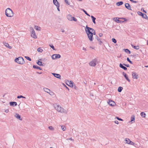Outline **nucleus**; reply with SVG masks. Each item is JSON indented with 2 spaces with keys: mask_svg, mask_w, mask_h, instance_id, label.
I'll list each match as a JSON object with an SVG mask.
<instances>
[{
  "mask_svg": "<svg viewBox=\"0 0 148 148\" xmlns=\"http://www.w3.org/2000/svg\"><path fill=\"white\" fill-rule=\"evenodd\" d=\"M69 140H72V141H74V140H73V139L72 138H69Z\"/></svg>",
  "mask_w": 148,
  "mask_h": 148,
  "instance_id": "nucleus-60",
  "label": "nucleus"
},
{
  "mask_svg": "<svg viewBox=\"0 0 148 148\" xmlns=\"http://www.w3.org/2000/svg\"><path fill=\"white\" fill-rule=\"evenodd\" d=\"M123 64L125 66L127 67H129L130 66V65L129 64H125V63H123Z\"/></svg>",
  "mask_w": 148,
  "mask_h": 148,
  "instance_id": "nucleus-47",
  "label": "nucleus"
},
{
  "mask_svg": "<svg viewBox=\"0 0 148 148\" xmlns=\"http://www.w3.org/2000/svg\"><path fill=\"white\" fill-rule=\"evenodd\" d=\"M124 66V65L121 63H120L119 64V66L120 68H122L125 70H127V68L126 67Z\"/></svg>",
  "mask_w": 148,
  "mask_h": 148,
  "instance_id": "nucleus-18",
  "label": "nucleus"
},
{
  "mask_svg": "<svg viewBox=\"0 0 148 148\" xmlns=\"http://www.w3.org/2000/svg\"><path fill=\"white\" fill-rule=\"evenodd\" d=\"M145 67L146 68H148V65H146L145 66Z\"/></svg>",
  "mask_w": 148,
  "mask_h": 148,
  "instance_id": "nucleus-64",
  "label": "nucleus"
},
{
  "mask_svg": "<svg viewBox=\"0 0 148 148\" xmlns=\"http://www.w3.org/2000/svg\"><path fill=\"white\" fill-rule=\"evenodd\" d=\"M49 128L51 130L53 129V128L52 126H50L49 127Z\"/></svg>",
  "mask_w": 148,
  "mask_h": 148,
  "instance_id": "nucleus-52",
  "label": "nucleus"
},
{
  "mask_svg": "<svg viewBox=\"0 0 148 148\" xmlns=\"http://www.w3.org/2000/svg\"><path fill=\"white\" fill-rule=\"evenodd\" d=\"M95 38L97 40H98L99 38V37L97 36H96L95 37Z\"/></svg>",
  "mask_w": 148,
  "mask_h": 148,
  "instance_id": "nucleus-54",
  "label": "nucleus"
},
{
  "mask_svg": "<svg viewBox=\"0 0 148 148\" xmlns=\"http://www.w3.org/2000/svg\"><path fill=\"white\" fill-rule=\"evenodd\" d=\"M25 57L27 60H28L29 61H31L32 60L31 58L28 56H25Z\"/></svg>",
  "mask_w": 148,
  "mask_h": 148,
  "instance_id": "nucleus-43",
  "label": "nucleus"
},
{
  "mask_svg": "<svg viewBox=\"0 0 148 148\" xmlns=\"http://www.w3.org/2000/svg\"><path fill=\"white\" fill-rule=\"evenodd\" d=\"M43 90H44L46 92H47L48 93H49V92L50 91V90L49 89L47 88H43Z\"/></svg>",
  "mask_w": 148,
  "mask_h": 148,
  "instance_id": "nucleus-28",
  "label": "nucleus"
},
{
  "mask_svg": "<svg viewBox=\"0 0 148 148\" xmlns=\"http://www.w3.org/2000/svg\"><path fill=\"white\" fill-rule=\"evenodd\" d=\"M83 50L86 51V48H85L84 47H83Z\"/></svg>",
  "mask_w": 148,
  "mask_h": 148,
  "instance_id": "nucleus-62",
  "label": "nucleus"
},
{
  "mask_svg": "<svg viewBox=\"0 0 148 148\" xmlns=\"http://www.w3.org/2000/svg\"><path fill=\"white\" fill-rule=\"evenodd\" d=\"M5 15L8 17H12L14 15L12 10L9 8H7L5 11Z\"/></svg>",
  "mask_w": 148,
  "mask_h": 148,
  "instance_id": "nucleus-2",
  "label": "nucleus"
},
{
  "mask_svg": "<svg viewBox=\"0 0 148 148\" xmlns=\"http://www.w3.org/2000/svg\"><path fill=\"white\" fill-rule=\"evenodd\" d=\"M55 54H53V55L52 56L51 58H52L53 60H55Z\"/></svg>",
  "mask_w": 148,
  "mask_h": 148,
  "instance_id": "nucleus-45",
  "label": "nucleus"
},
{
  "mask_svg": "<svg viewBox=\"0 0 148 148\" xmlns=\"http://www.w3.org/2000/svg\"><path fill=\"white\" fill-rule=\"evenodd\" d=\"M119 18L118 19H117V18H114L113 19L117 23H122L123 21H122L119 20Z\"/></svg>",
  "mask_w": 148,
  "mask_h": 148,
  "instance_id": "nucleus-16",
  "label": "nucleus"
},
{
  "mask_svg": "<svg viewBox=\"0 0 148 148\" xmlns=\"http://www.w3.org/2000/svg\"><path fill=\"white\" fill-rule=\"evenodd\" d=\"M123 3V1H121L118 2L116 3V5L118 6H120Z\"/></svg>",
  "mask_w": 148,
  "mask_h": 148,
  "instance_id": "nucleus-25",
  "label": "nucleus"
},
{
  "mask_svg": "<svg viewBox=\"0 0 148 148\" xmlns=\"http://www.w3.org/2000/svg\"><path fill=\"white\" fill-rule=\"evenodd\" d=\"M55 59L57 58H59L61 57V56L59 54H55Z\"/></svg>",
  "mask_w": 148,
  "mask_h": 148,
  "instance_id": "nucleus-31",
  "label": "nucleus"
},
{
  "mask_svg": "<svg viewBox=\"0 0 148 148\" xmlns=\"http://www.w3.org/2000/svg\"><path fill=\"white\" fill-rule=\"evenodd\" d=\"M125 140V141L126 143H127L133 145H134L135 144L130 139H129L126 138Z\"/></svg>",
  "mask_w": 148,
  "mask_h": 148,
  "instance_id": "nucleus-8",
  "label": "nucleus"
},
{
  "mask_svg": "<svg viewBox=\"0 0 148 148\" xmlns=\"http://www.w3.org/2000/svg\"><path fill=\"white\" fill-rule=\"evenodd\" d=\"M67 18L69 20L71 21H77V19L76 18L74 17H73L70 14H69L67 15Z\"/></svg>",
  "mask_w": 148,
  "mask_h": 148,
  "instance_id": "nucleus-7",
  "label": "nucleus"
},
{
  "mask_svg": "<svg viewBox=\"0 0 148 148\" xmlns=\"http://www.w3.org/2000/svg\"><path fill=\"white\" fill-rule=\"evenodd\" d=\"M137 13L139 15L142 16L143 18H145L146 17V14L140 12L138 11L137 12Z\"/></svg>",
  "mask_w": 148,
  "mask_h": 148,
  "instance_id": "nucleus-11",
  "label": "nucleus"
},
{
  "mask_svg": "<svg viewBox=\"0 0 148 148\" xmlns=\"http://www.w3.org/2000/svg\"><path fill=\"white\" fill-rule=\"evenodd\" d=\"M75 89V90H77L78 89V88L75 85V84H74L73 85V87Z\"/></svg>",
  "mask_w": 148,
  "mask_h": 148,
  "instance_id": "nucleus-48",
  "label": "nucleus"
},
{
  "mask_svg": "<svg viewBox=\"0 0 148 148\" xmlns=\"http://www.w3.org/2000/svg\"><path fill=\"white\" fill-rule=\"evenodd\" d=\"M61 128L62 130L63 131H65L66 129L64 125H62L61 126Z\"/></svg>",
  "mask_w": 148,
  "mask_h": 148,
  "instance_id": "nucleus-37",
  "label": "nucleus"
},
{
  "mask_svg": "<svg viewBox=\"0 0 148 148\" xmlns=\"http://www.w3.org/2000/svg\"><path fill=\"white\" fill-rule=\"evenodd\" d=\"M82 10L85 13V14H86L88 16H90V15L84 9H82Z\"/></svg>",
  "mask_w": 148,
  "mask_h": 148,
  "instance_id": "nucleus-34",
  "label": "nucleus"
},
{
  "mask_svg": "<svg viewBox=\"0 0 148 148\" xmlns=\"http://www.w3.org/2000/svg\"><path fill=\"white\" fill-rule=\"evenodd\" d=\"M112 41L114 43H116V40L114 38H112Z\"/></svg>",
  "mask_w": 148,
  "mask_h": 148,
  "instance_id": "nucleus-40",
  "label": "nucleus"
},
{
  "mask_svg": "<svg viewBox=\"0 0 148 148\" xmlns=\"http://www.w3.org/2000/svg\"><path fill=\"white\" fill-rule=\"evenodd\" d=\"M64 86H65V87L69 91V88L65 85H64Z\"/></svg>",
  "mask_w": 148,
  "mask_h": 148,
  "instance_id": "nucleus-57",
  "label": "nucleus"
},
{
  "mask_svg": "<svg viewBox=\"0 0 148 148\" xmlns=\"http://www.w3.org/2000/svg\"><path fill=\"white\" fill-rule=\"evenodd\" d=\"M90 30H92V28L88 27V25H86L85 27V30L89 40L92 41H93V35L91 32Z\"/></svg>",
  "mask_w": 148,
  "mask_h": 148,
  "instance_id": "nucleus-1",
  "label": "nucleus"
},
{
  "mask_svg": "<svg viewBox=\"0 0 148 148\" xmlns=\"http://www.w3.org/2000/svg\"><path fill=\"white\" fill-rule=\"evenodd\" d=\"M5 112L6 113H8L9 112V110L8 109H6L5 110Z\"/></svg>",
  "mask_w": 148,
  "mask_h": 148,
  "instance_id": "nucleus-55",
  "label": "nucleus"
},
{
  "mask_svg": "<svg viewBox=\"0 0 148 148\" xmlns=\"http://www.w3.org/2000/svg\"><path fill=\"white\" fill-rule=\"evenodd\" d=\"M114 122L116 124H119V122L117 121H114Z\"/></svg>",
  "mask_w": 148,
  "mask_h": 148,
  "instance_id": "nucleus-56",
  "label": "nucleus"
},
{
  "mask_svg": "<svg viewBox=\"0 0 148 148\" xmlns=\"http://www.w3.org/2000/svg\"><path fill=\"white\" fill-rule=\"evenodd\" d=\"M99 42V44L100 45H101L103 43L101 41L100 39L99 38V39L97 40Z\"/></svg>",
  "mask_w": 148,
  "mask_h": 148,
  "instance_id": "nucleus-44",
  "label": "nucleus"
},
{
  "mask_svg": "<svg viewBox=\"0 0 148 148\" xmlns=\"http://www.w3.org/2000/svg\"><path fill=\"white\" fill-rule=\"evenodd\" d=\"M10 104L11 106H15L17 105V103L16 102L11 101L10 102Z\"/></svg>",
  "mask_w": 148,
  "mask_h": 148,
  "instance_id": "nucleus-14",
  "label": "nucleus"
},
{
  "mask_svg": "<svg viewBox=\"0 0 148 148\" xmlns=\"http://www.w3.org/2000/svg\"><path fill=\"white\" fill-rule=\"evenodd\" d=\"M135 116L134 115H132L131 118V121L132 122L134 121V122L135 120Z\"/></svg>",
  "mask_w": 148,
  "mask_h": 148,
  "instance_id": "nucleus-29",
  "label": "nucleus"
},
{
  "mask_svg": "<svg viewBox=\"0 0 148 148\" xmlns=\"http://www.w3.org/2000/svg\"><path fill=\"white\" fill-rule=\"evenodd\" d=\"M52 74L55 77L60 79L61 76L59 74H57L55 73H52Z\"/></svg>",
  "mask_w": 148,
  "mask_h": 148,
  "instance_id": "nucleus-15",
  "label": "nucleus"
},
{
  "mask_svg": "<svg viewBox=\"0 0 148 148\" xmlns=\"http://www.w3.org/2000/svg\"><path fill=\"white\" fill-rule=\"evenodd\" d=\"M40 61H41V59H39V60L36 62L37 64L39 66H43V64H42V62Z\"/></svg>",
  "mask_w": 148,
  "mask_h": 148,
  "instance_id": "nucleus-21",
  "label": "nucleus"
},
{
  "mask_svg": "<svg viewBox=\"0 0 148 148\" xmlns=\"http://www.w3.org/2000/svg\"><path fill=\"white\" fill-rule=\"evenodd\" d=\"M65 2L68 5H70V3L67 0H64Z\"/></svg>",
  "mask_w": 148,
  "mask_h": 148,
  "instance_id": "nucleus-46",
  "label": "nucleus"
},
{
  "mask_svg": "<svg viewBox=\"0 0 148 148\" xmlns=\"http://www.w3.org/2000/svg\"><path fill=\"white\" fill-rule=\"evenodd\" d=\"M66 84L67 85H69V84H69V83L68 82V81H67V82H66Z\"/></svg>",
  "mask_w": 148,
  "mask_h": 148,
  "instance_id": "nucleus-63",
  "label": "nucleus"
},
{
  "mask_svg": "<svg viewBox=\"0 0 148 148\" xmlns=\"http://www.w3.org/2000/svg\"><path fill=\"white\" fill-rule=\"evenodd\" d=\"M33 68L35 69H39L40 70H42L41 68L40 67L38 66L37 65H33Z\"/></svg>",
  "mask_w": 148,
  "mask_h": 148,
  "instance_id": "nucleus-23",
  "label": "nucleus"
},
{
  "mask_svg": "<svg viewBox=\"0 0 148 148\" xmlns=\"http://www.w3.org/2000/svg\"><path fill=\"white\" fill-rule=\"evenodd\" d=\"M92 30H90L91 32L92 33V34L93 35H95L96 34V33L95 31L92 28Z\"/></svg>",
  "mask_w": 148,
  "mask_h": 148,
  "instance_id": "nucleus-35",
  "label": "nucleus"
},
{
  "mask_svg": "<svg viewBox=\"0 0 148 148\" xmlns=\"http://www.w3.org/2000/svg\"><path fill=\"white\" fill-rule=\"evenodd\" d=\"M49 46H50V47L51 48H52L54 50H55L56 49L54 47V46H53V45H52V44H51V45H49Z\"/></svg>",
  "mask_w": 148,
  "mask_h": 148,
  "instance_id": "nucleus-38",
  "label": "nucleus"
},
{
  "mask_svg": "<svg viewBox=\"0 0 148 148\" xmlns=\"http://www.w3.org/2000/svg\"><path fill=\"white\" fill-rule=\"evenodd\" d=\"M138 1H134L133 0L132 3H137Z\"/></svg>",
  "mask_w": 148,
  "mask_h": 148,
  "instance_id": "nucleus-58",
  "label": "nucleus"
},
{
  "mask_svg": "<svg viewBox=\"0 0 148 148\" xmlns=\"http://www.w3.org/2000/svg\"><path fill=\"white\" fill-rule=\"evenodd\" d=\"M131 46L132 48L136 50H138L139 49L138 46H135L132 44H131Z\"/></svg>",
  "mask_w": 148,
  "mask_h": 148,
  "instance_id": "nucleus-22",
  "label": "nucleus"
},
{
  "mask_svg": "<svg viewBox=\"0 0 148 148\" xmlns=\"http://www.w3.org/2000/svg\"><path fill=\"white\" fill-rule=\"evenodd\" d=\"M49 93L51 95H53L54 94V93L53 92H52V91L50 90L49 92Z\"/></svg>",
  "mask_w": 148,
  "mask_h": 148,
  "instance_id": "nucleus-42",
  "label": "nucleus"
},
{
  "mask_svg": "<svg viewBox=\"0 0 148 148\" xmlns=\"http://www.w3.org/2000/svg\"><path fill=\"white\" fill-rule=\"evenodd\" d=\"M123 89V88L121 86L119 87L118 89V92H121Z\"/></svg>",
  "mask_w": 148,
  "mask_h": 148,
  "instance_id": "nucleus-33",
  "label": "nucleus"
},
{
  "mask_svg": "<svg viewBox=\"0 0 148 148\" xmlns=\"http://www.w3.org/2000/svg\"><path fill=\"white\" fill-rule=\"evenodd\" d=\"M141 116L145 118L146 115V114L143 112H142L140 113Z\"/></svg>",
  "mask_w": 148,
  "mask_h": 148,
  "instance_id": "nucleus-32",
  "label": "nucleus"
},
{
  "mask_svg": "<svg viewBox=\"0 0 148 148\" xmlns=\"http://www.w3.org/2000/svg\"><path fill=\"white\" fill-rule=\"evenodd\" d=\"M108 104L110 106H114L115 104V103L112 100H109L108 102Z\"/></svg>",
  "mask_w": 148,
  "mask_h": 148,
  "instance_id": "nucleus-10",
  "label": "nucleus"
},
{
  "mask_svg": "<svg viewBox=\"0 0 148 148\" xmlns=\"http://www.w3.org/2000/svg\"><path fill=\"white\" fill-rule=\"evenodd\" d=\"M5 45L9 49H11L12 48V47L9 46V44L8 43H5Z\"/></svg>",
  "mask_w": 148,
  "mask_h": 148,
  "instance_id": "nucleus-30",
  "label": "nucleus"
},
{
  "mask_svg": "<svg viewBox=\"0 0 148 148\" xmlns=\"http://www.w3.org/2000/svg\"><path fill=\"white\" fill-rule=\"evenodd\" d=\"M30 30L31 32V36L32 37L34 38H36L37 36L35 34V31L34 30L33 28L32 27H30Z\"/></svg>",
  "mask_w": 148,
  "mask_h": 148,
  "instance_id": "nucleus-6",
  "label": "nucleus"
},
{
  "mask_svg": "<svg viewBox=\"0 0 148 148\" xmlns=\"http://www.w3.org/2000/svg\"><path fill=\"white\" fill-rule=\"evenodd\" d=\"M34 28L38 31H40L41 30V28L40 27H39L37 25H35L34 26Z\"/></svg>",
  "mask_w": 148,
  "mask_h": 148,
  "instance_id": "nucleus-27",
  "label": "nucleus"
},
{
  "mask_svg": "<svg viewBox=\"0 0 148 148\" xmlns=\"http://www.w3.org/2000/svg\"><path fill=\"white\" fill-rule=\"evenodd\" d=\"M60 5H56L58 11H60V10L59 9Z\"/></svg>",
  "mask_w": 148,
  "mask_h": 148,
  "instance_id": "nucleus-50",
  "label": "nucleus"
},
{
  "mask_svg": "<svg viewBox=\"0 0 148 148\" xmlns=\"http://www.w3.org/2000/svg\"><path fill=\"white\" fill-rule=\"evenodd\" d=\"M125 7L127 9L129 10H132L131 9V6L130 5V4L128 3H126L125 4Z\"/></svg>",
  "mask_w": 148,
  "mask_h": 148,
  "instance_id": "nucleus-13",
  "label": "nucleus"
},
{
  "mask_svg": "<svg viewBox=\"0 0 148 148\" xmlns=\"http://www.w3.org/2000/svg\"><path fill=\"white\" fill-rule=\"evenodd\" d=\"M97 58H95L89 63V65L91 66H95L97 64Z\"/></svg>",
  "mask_w": 148,
  "mask_h": 148,
  "instance_id": "nucleus-5",
  "label": "nucleus"
},
{
  "mask_svg": "<svg viewBox=\"0 0 148 148\" xmlns=\"http://www.w3.org/2000/svg\"><path fill=\"white\" fill-rule=\"evenodd\" d=\"M116 118L117 119V120L119 121H123V120L122 119H121L118 117H116Z\"/></svg>",
  "mask_w": 148,
  "mask_h": 148,
  "instance_id": "nucleus-49",
  "label": "nucleus"
},
{
  "mask_svg": "<svg viewBox=\"0 0 148 148\" xmlns=\"http://www.w3.org/2000/svg\"><path fill=\"white\" fill-rule=\"evenodd\" d=\"M26 98V97H23V96L22 95H19L17 97V98L18 99H20L21 98Z\"/></svg>",
  "mask_w": 148,
  "mask_h": 148,
  "instance_id": "nucleus-39",
  "label": "nucleus"
},
{
  "mask_svg": "<svg viewBox=\"0 0 148 148\" xmlns=\"http://www.w3.org/2000/svg\"><path fill=\"white\" fill-rule=\"evenodd\" d=\"M68 82L69 83V86L71 87H73V83L72 81H70L69 82L68 80Z\"/></svg>",
  "mask_w": 148,
  "mask_h": 148,
  "instance_id": "nucleus-17",
  "label": "nucleus"
},
{
  "mask_svg": "<svg viewBox=\"0 0 148 148\" xmlns=\"http://www.w3.org/2000/svg\"><path fill=\"white\" fill-rule=\"evenodd\" d=\"M91 17L92 18V19L93 22L94 24H95L96 23V22H95V20L96 19V18L95 17L93 16H92V15L91 16Z\"/></svg>",
  "mask_w": 148,
  "mask_h": 148,
  "instance_id": "nucleus-24",
  "label": "nucleus"
},
{
  "mask_svg": "<svg viewBox=\"0 0 148 148\" xmlns=\"http://www.w3.org/2000/svg\"><path fill=\"white\" fill-rule=\"evenodd\" d=\"M99 35L100 37H102L103 36V34L102 33H100L99 34Z\"/></svg>",
  "mask_w": 148,
  "mask_h": 148,
  "instance_id": "nucleus-53",
  "label": "nucleus"
},
{
  "mask_svg": "<svg viewBox=\"0 0 148 148\" xmlns=\"http://www.w3.org/2000/svg\"><path fill=\"white\" fill-rule=\"evenodd\" d=\"M123 50H124L127 53H128L129 54H130L131 53L130 51L128 49H124Z\"/></svg>",
  "mask_w": 148,
  "mask_h": 148,
  "instance_id": "nucleus-26",
  "label": "nucleus"
},
{
  "mask_svg": "<svg viewBox=\"0 0 148 148\" xmlns=\"http://www.w3.org/2000/svg\"><path fill=\"white\" fill-rule=\"evenodd\" d=\"M54 107L55 109L58 112L62 113H64L66 112V110L63 108L59 105H55Z\"/></svg>",
  "mask_w": 148,
  "mask_h": 148,
  "instance_id": "nucleus-3",
  "label": "nucleus"
},
{
  "mask_svg": "<svg viewBox=\"0 0 148 148\" xmlns=\"http://www.w3.org/2000/svg\"><path fill=\"white\" fill-rule=\"evenodd\" d=\"M61 31L62 32H64V29H61Z\"/></svg>",
  "mask_w": 148,
  "mask_h": 148,
  "instance_id": "nucleus-59",
  "label": "nucleus"
},
{
  "mask_svg": "<svg viewBox=\"0 0 148 148\" xmlns=\"http://www.w3.org/2000/svg\"><path fill=\"white\" fill-rule=\"evenodd\" d=\"M37 51L39 52L42 53L43 51V50L40 47H38L37 49Z\"/></svg>",
  "mask_w": 148,
  "mask_h": 148,
  "instance_id": "nucleus-36",
  "label": "nucleus"
},
{
  "mask_svg": "<svg viewBox=\"0 0 148 148\" xmlns=\"http://www.w3.org/2000/svg\"><path fill=\"white\" fill-rule=\"evenodd\" d=\"M123 76L124 77L125 79L129 82H130V80L129 79L128 77V75L125 73L124 72H123Z\"/></svg>",
  "mask_w": 148,
  "mask_h": 148,
  "instance_id": "nucleus-12",
  "label": "nucleus"
},
{
  "mask_svg": "<svg viewBox=\"0 0 148 148\" xmlns=\"http://www.w3.org/2000/svg\"><path fill=\"white\" fill-rule=\"evenodd\" d=\"M53 3L54 5H60V4L58 1L57 0H53Z\"/></svg>",
  "mask_w": 148,
  "mask_h": 148,
  "instance_id": "nucleus-20",
  "label": "nucleus"
},
{
  "mask_svg": "<svg viewBox=\"0 0 148 148\" xmlns=\"http://www.w3.org/2000/svg\"><path fill=\"white\" fill-rule=\"evenodd\" d=\"M127 61L129 62L130 64H132V62L129 59V58H127Z\"/></svg>",
  "mask_w": 148,
  "mask_h": 148,
  "instance_id": "nucleus-41",
  "label": "nucleus"
},
{
  "mask_svg": "<svg viewBox=\"0 0 148 148\" xmlns=\"http://www.w3.org/2000/svg\"><path fill=\"white\" fill-rule=\"evenodd\" d=\"M132 76L133 79H137L138 78V75L136 74V73L135 72H133L132 73Z\"/></svg>",
  "mask_w": 148,
  "mask_h": 148,
  "instance_id": "nucleus-9",
  "label": "nucleus"
},
{
  "mask_svg": "<svg viewBox=\"0 0 148 148\" xmlns=\"http://www.w3.org/2000/svg\"><path fill=\"white\" fill-rule=\"evenodd\" d=\"M15 61L17 63L21 64H23L25 62L23 58L22 57H19L16 58Z\"/></svg>",
  "mask_w": 148,
  "mask_h": 148,
  "instance_id": "nucleus-4",
  "label": "nucleus"
},
{
  "mask_svg": "<svg viewBox=\"0 0 148 148\" xmlns=\"http://www.w3.org/2000/svg\"><path fill=\"white\" fill-rule=\"evenodd\" d=\"M141 10L142 11H143L144 13H147V12L146 11L144 10L143 9V8H142L141 9Z\"/></svg>",
  "mask_w": 148,
  "mask_h": 148,
  "instance_id": "nucleus-51",
  "label": "nucleus"
},
{
  "mask_svg": "<svg viewBox=\"0 0 148 148\" xmlns=\"http://www.w3.org/2000/svg\"><path fill=\"white\" fill-rule=\"evenodd\" d=\"M144 18L146 19L147 20H148V17H147L146 15V17L145 18Z\"/></svg>",
  "mask_w": 148,
  "mask_h": 148,
  "instance_id": "nucleus-61",
  "label": "nucleus"
},
{
  "mask_svg": "<svg viewBox=\"0 0 148 148\" xmlns=\"http://www.w3.org/2000/svg\"><path fill=\"white\" fill-rule=\"evenodd\" d=\"M15 116L17 119L20 120H22V118H21V116L18 113L16 114L15 115Z\"/></svg>",
  "mask_w": 148,
  "mask_h": 148,
  "instance_id": "nucleus-19",
  "label": "nucleus"
}]
</instances>
